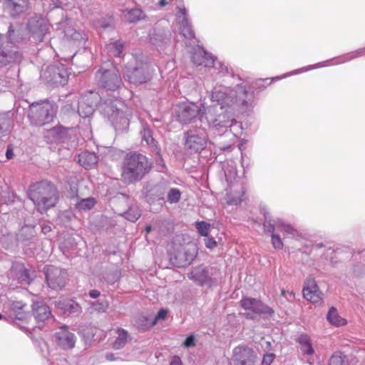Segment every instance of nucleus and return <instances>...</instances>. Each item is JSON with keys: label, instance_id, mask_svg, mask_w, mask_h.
<instances>
[{"label": "nucleus", "instance_id": "obj_1", "mask_svg": "<svg viewBox=\"0 0 365 365\" xmlns=\"http://www.w3.org/2000/svg\"><path fill=\"white\" fill-rule=\"evenodd\" d=\"M253 92H249L245 87L237 86L235 89L222 85L214 87L211 100L216 102L220 110L233 106H248L253 98Z\"/></svg>", "mask_w": 365, "mask_h": 365}, {"label": "nucleus", "instance_id": "obj_2", "mask_svg": "<svg viewBox=\"0 0 365 365\" xmlns=\"http://www.w3.org/2000/svg\"><path fill=\"white\" fill-rule=\"evenodd\" d=\"M100 109L116 130L123 131L128 128L131 110L123 101L118 98L106 99L100 104Z\"/></svg>", "mask_w": 365, "mask_h": 365}, {"label": "nucleus", "instance_id": "obj_3", "mask_svg": "<svg viewBox=\"0 0 365 365\" xmlns=\"http://www.w3.org/2000/svg\"><path fill=\"white\" fill-rule=\"evenodd\" d=\"M152 167L148 158L137 152H130L126 155L123 163L122 178L126 182H135L141 180Z\"/></svg>", "mask_w": 365, "mask_h": 365}, {"label": "nucleus", "instance_id": "obj_4", "mask_svg": "<svg viewBox=\"0 0 365 365\" xmlns=\"http://www.w3.org/2000/svg\"><path fill=\"white\" fill-rule=\"evenodd\" d=\"M29 196L37 210L43 212L56 205L57 190L51 182L41 181L31 185Z\"/></svg>", "mask_w": 365, "mask_h": 365}, {"label": "nucleus", "instance_id": "obj_5", "mask_svg": "<svg viewBox=\"0 0 365 365\" xmlns=\"http://www.w3.org/2000/svg\"><path fill=\"white\" fill-rule=\"evenodd\" d=\"M219 111L217 106H213L205 109L204 117L209 125L216 129L230 128L232 125L233 115L225 110Z\"/></svg>", "mask_w": 365, "mask_h": 365}, {"label": "nucleus", "instance_id": "obj_6", "mask_svg": "<svg viewBox=\"0 0 365 365\" xmlns=\"http://www.w3.org/2000/svg\"><path fill=\"white\" fill-rule=\"evenodd\" d=\"M96 78L100 86L107 91H115L121 88L123 81L118 70L115 67H102L96 73Z\"/></svg>", "mask_w": 365, "mask_h": 365}, {"label": "nucleus", "instance_id": "obj_7", "mask_svg": "<svg viewBox=\"0 0 365 365\" xmlns=\"http://www.w3.org/2000/svg\"><path fill=\"white\" fill-rule=\"evenodd\" d=\"M55 115L53 106L45 102L42 104H32L29 118L31 122L38 126L50 123Z\"/></svg>", "mask_w": 365, "mask_h": 365}, {"label": "nucleus", "instance_id": "obj_8", "mask_svg": "<svg viewBox=\"0 0 365 365\" xmlns=\"http://www.w3.org/2000/svg\"><path fill=\"white\" fill-rule=\"evenodd\" d=\"M185 147L194 152L202 150L206 147L207 135L204 128L190 129L185 133Z\"/></svg>", "mask_w": 365, "mask_h": 365}, {"label": "nucleus", "instance_id": "obj_9", "mask_svg": "<svg viewBox=\"0 0 365 365\" xmlns=\"http://www.w3.org/2000/svg\"><path fill=\"white\" fill-rule=\"evenodd\" d=\"M205 108H199L196 104L192 103H182L178 106L177 113L179 121L182 124L190 123L194 118L199 116L202 120Z\"/></svg>", "mask_w": 365, "mask_h": 365}, {"label": "nucleus", "instance_id": "obj_10", "mask_svg": "<svg viewBox=\"0 0 365 365\" xmlns=\"http://www.w3.org/2000/svg\"><path fill=\"white\" fill-rule=\"evenodd\" d=\"M26 28L34 40L41 41L48 31L49 24L41 15L35 14L29 19Z\"/></svg>", "mask_w": 365, "mask_h": 365}, {"label": "nucleus", "instance_id": "obj_11", "mask_svg": "<svg viewBox=\"0 0 365 365\" xmlns=\"http://www.w3.org/2000/svg\"><path fill=\"white\" fill-rule=\"evenodd\" d=\"M41 76L47 83L62 86L66 84L68 80L66 68L59 63L48 66L42 71Z\"/></svg>", "mask_w": 365, "mask_h": 365}, {"label": "nucleus", "instance_id": "obj_12", "mask_svg": "<svg viewBox=\"0 0 365 365\" xmlns=\"http://www.w3.org/2000/svg\"><path fill=\"white\" fill-rule=\"evenodd\" d=\"M100 99V95L93 91H90L88 94L82 96L78 102V113L79 115L82 118L91 115Z\"/></svg>", "mask_w": 365, "mask_h": 365}, {"label": "nucleus", "instance_id": "obj_13", "mask_svg": "<svg viewBox=\"0 0 365 365\" xmlns=\"http://www.w3.org/2000/svg\"><path fill=\"white\" fill-rule=\"evenodd\" d=\"M240 304L244 309L250 311L247 315L250 319H254L256 315L261 314H271L273 312L272 309L264 304L260 300L254 298H243L240 301Z\"/></svg>", "mask_w": 365, "mask_h": 365}, {"label": "nucleus", "instance_id": "obj_14", "mask_svg": "<svg viewBox=\"0 0 365 365\" xmlns=\"http://www.w3.org/2000/svg\"><path fill=\"white\" fill-rule=\"evenodd\" d=\"M257 355L246 346H238L233 350L232 360L235 365H255Z\"/></svg>", "mask_w": 365, "mask_h": 365}, {"label": "nucleus", "instance_id": "obj_15", "mask_svg": "<svg viewBox=\"0 0 365 365\" xmlns=\"http://www.w3.org/2000/svg\"><path fill=\"white\" fill-rule=\"evenodd\" d=\"M48 286L53 289H61L65 286V272L53 265L44 268Z\"/></svg>", "mask_w": 365, "mask_h": 365}, {"label": "nucleus", "instance_id": "obj_16", "mask_svg": "<svg viewBox=\"0 0 365 365\" xmlns=\"http://www.w3.org/2000/svg\"><path fill=\"white\" fill-rule=\"evenodd\" d=\"M147 69V66L143 64L133 68L126 67L124 77L131 83L138 84L145 83L150 78V75Z\"/></svg>", "mask_w": 365, "mask_h": 365}, {"label": "nucleus", "instance_id": "obj_17", "mask_svg": "<svg viewBox=\"0 0 365 365\" xmlns=\"http://www.w3.org/2000/svg\"><path fill=\"white\" fill-rule=\"evenodd\" d=\"M302 292L304 297L312 303L317 304L322 301L323 293L319 290L315 279L312 277L307 279Z\"/></svg>", "mask_w": 365, "mask_h": 365}, {"label": "nucleus", "instance_id": "obj_18", "mask_svg": "<svg viewBox=\"0 0 365 365\" xmlns=\"http://www.w3.org/2000/svg\"><path fill=\"white\" fill-rule=\"evenodd\" d=\"M56 343L63 349H72L75 346L76 336L73 333L68 331V327H61L54 334Z\"/></svg>", "mask_w": 365, "mask_h": 365}, {"label": "nucleus", "instance_id": "obj_19", "mask_svg": "<svg viewBox=\"0 0 365 365\" xmlns=\"http://www.w3.org/2000/svg\"><path fill=\"white\" fill-rule=\"evenodd\" d=\"M196 256V249L194 245H189L182 250L178 251L174 257V264L178 267L189 265Z\"/></svg>", "mask_w": 365, "mask_h": 365}, {"label": "nucleus", "instance_id": "obj_20", "mask_svg": "<svg viewBox=\"0 0 365 365\" xmlns=\"http://www.w3.org/2000/svg\"><path fill=\"white\" fill-rule=\"evenodd\" d=\"M29 0H9L6 9L12 17H16L24 14L29 9Z\"/></svg>", "mask_w": 365, "mask_h": 365}, {"label": "nucleus", "instance_id": "obj_21", "mask_svg": "<svg viewBox=\"0 0 365 365\" xmlns=\"http://www.w3.org/2000/svg\"><path fill=\"white\" fill-rule=\"evenodd\" d=\"M55 304L59 309H63L66 313L71 314H79L81 312V307L76 302L61 297L55 302Z\"/></svg>", "mask_w": 365, "mask_h": 365}, {"label": "nucleus", "instance_id": "obj_22", "mask_svg": "<svg viewBox=\"0 0 365 365\" xmlns=\"http://www.w3.org/2000/svg\"><path fill=\"white\" fill-rule=\"evenodd\" d=\"M141 135L143 141L145 142L151 152L158 156V160H157V162L159 163L162 162L163 160L160 155V149L158 147L157 141L153 137L151 130L148 128H144L141 131Z\"/></svg>", "mask_w": 365, "mask_h": 365}, {"label": "nucleus", "instance_id": "obj_23", "mask_svg": "<svg viewBox=\"0 0 365 365\" xmlns=\"http://www.w3.org/2000/svg\"><path fill=\"white\" fill-rule=\"evenodd\" d=\"M188 277L190 279L200 285H203L210 281L207 268L202 266L193 268V269L188 274Z\"/></svg>", "mask_w": 365, "mask_h": 365}, {"label": "nucleus", "instance_id": "obj_24", "mask_svg": "<svg viewBox=\"0 0 365 365\" xmlns=\"http://www.w3.org/2000/svg\"><path fill=\"white\" fill-rule=\"evenodd\" d=\"M18 53L3 46V36L0 34V67L5 66L16 60Z\"/></svg>", "mask_w": 365, "mask_h": 365}, {"label": "nucleus", "instance_id": "obj_25", "mask_svg": "<svg viewBox=\"0 0 365 365\" xmlns=\"http://www.w3.org/2000/svg\"><path fill=\"white\" fill-rule=\"evenodd\" d=\"M192 60L195 64L206 67L212 66L215 62L214 57L202 49L196 51L192 56Z\"/></svg>", "mask_w": 365, "mask_h": 365}, {"label": "nucleus", "instance_id": "obj_26", "mask_svg": "<svg viewBox=\"0 0 365 365\" xmlns=\"http://www.w3.org/2000/svg\"><path fill=\"white\" fill-rule=\"evenodd\" d=\"M33 315L36 320L44 322L51 316L49 307L42 302H36L32 306Z\"/></svg>", "mask_w": 365, "mask_h": 365}, {"label": "nucleus", "instance_id": "obj_27", "mask_svg": "<svg viewBox=\"0 0 365 365\" xmlns=\"http://www.w3.org/2000/svg\"><path fill=\"white\" fill-rule=\"evenodd\" d=\"M78 163L86 169L91 168L98 162V157L94 153L83 152L78 155Z\"/></svg>", "mask_w": 365, "mask_h": 365}, {"label": "nucleus", "instance_id": "obj_28", "mask_svg": "<svg viewBox=\"0 0 365 365\" xmlns=\"http://www.w3.org/2000/svg\"><path fill=\"white\" fill-rule=\"evenodd\" d=\"M66 130L62 126L53 127L48 130L45 134V138L51 143L62 140L66 135Z\"/></svg>", "mask_w": 365, "mask_h": 365}, {"label": "nucleus", "instance_id": "obj_29", "mask_svg": "<svg viewBox=\"0 0 365 365\" xmlns=\"http://www.w3.org/2000/svg\"><path fill=\"white\" fill-rule=\"evenodd\" d=\"M124 47L123 42L117 41L106 45L105 51L110 57H120Z\"/></svg>", "mask_w": 365, "mask_h": 365}, {"label": "nucleus", "instance_id": "obj_30", "mask_svg": "<svg viewBox=\"0 0 365 365\" xmlns=\"http://www.w3.org/2000/svg\"><path fill=\"white\" fill-rule=\"evenodd\" d=\"M144 18V12L139 9H133L123 11V19L129 23H133Z\"/></svg>", "mask_w": 365, "mask_h": 365}, {"label": "nucleus", "instance_id": "obj_31", "mask_svg": "<svg viewBox=\"0 0 365 365\" xmlns=\"http://www.w3.org/2000/svg\"><path fill=\"white\" fill-rule=\"evenodd\" d=\"M6 304L16 313V317L17 319L22 320L25 318L24 309L26 307L25 303L20 301L9 300Z\"/></svg>", "mask_w": 365, "mask_h": 365}, {"label": "nucleus", "instance_id": "obj_32", "mask_svg": "<svg viewBox=\"0 0 365 365\" xmlns=\"http://www.w3.org/2000/svg\"><path fill=\"white\" fill-rule=\"evenodd\" d=\"M327 319L330 324L336 327L342 326L346 324V320L339 316L337 310L334 307L330 308Z\"/></svg>", "mask_w": 365, "mask_h": 365}, {"label": "nucleus", "instance_id": "obj_33", "mask_svg": "<svg viewBox=\"0 0 365 365\" xmlns=\"http://www.w3.org/2000/svg\"><path fill=\"white\" fill-rule=\"evenodd\" d=\"M298 342L300 344V349L304 354L312 355L314 353V349L307 335H301L298 338Z\"/></svg>", "mask_w": 365, "mask_h": 365}, {"label": "nucleus", "instance_id": "obj_34", "mask_svg": "<svg viewBox=\"0 0 365 365\" xmlns=\"http://www.w3.org/2000/svg\"><path fill=\"white\" fill-rule=\"evenodd\" d=\"M128 332L123 329H119L118 330V336L113 344V349H120L123 348L128 341Z\"/></svg>", "mask_w": 365, "mask_h": 365}, {"label": "nucleus", "instance_id": "obj_35", "mask_svg": "<svg viewBox=\"0 0 365 365\" xmlns=\"http://www.w3.org/2000/svg\"><path fill=\"white\" fill-rule=\"evenodd\" d=\"M16 275L21 286H26L30 284L31 277L29 274V272L23 266L19 267Z\"/></svg>", "mask_w": 365, "mask_h": 365}, {"label": "nucleus", "instance_id": "obj_36", "mask_svg": "<svg viewBox=\"0 0 365 365\" xmlns=\"http://www.w3.org/2000/svg\"><path fill=\"white\" fill-rule=\"evenodd\" d=\"M96 200L93 197H87L84 199L77 200L75 205L79 210H91L94 207Z\"/></svg>", "mask_w": 365, "mask_h": 365}, {"label": "nucleus", "instance_id": "obj_37", "mask_svg": "<svg viewBox=\"0 0 365 365\" xmlns=\"http://www.w3.org/2000/svg\"><path fill=\"white\" fill-rule=\"evenodd\" d=\"M329 365H348V359L342 353L336 352L330 358Z\"/></svg>", "mask_w": 365, "mask_h": 365}, {"label": "nucleus", "instance_id": "obj_38", "mask_svg": "<svg viewBox=\"0 0 365 365\" xmlns=\"http://www.w3.org/2000/svg\"><path fill=\"white\" fill-rule=\"evenodd\" d=\"M180 29L181 33L185 38H192L194 37V33L189 23L188 19H182Z\"/></svg>", "mask_w": 365, "mask_h": 365}, {"label": "nucleus", "instance_id": "obj_39", "mask_svg": "<svg viewBox=\"0 0 365 365\" xmlns=\"http://www.w3.org/2000/svg\"><path fill=\"white\" fill-rule=\"evenodd\" d=\"M244 194L243 190H240L236 195L232 192L227 193L226 197V202L229 205H237L242 202V197Z\"/></svg>", "mask_w": 365, "mask_h": 365}, {"label": "nucleus", "instance_id": "obj_40", "mask_svg": "<svg viewBox=\"0 0 365 365\" xmlns=\"http://www.w3.org/2000/svg\"><path fill=\"white\" fill-rule=\"evenodd\" d=\"M125 218L130 222H135L140 216L139 210L137 207H130L124 214Z\"/></svg>", "mask_w": 365, "mask_h": 365}, {"label": "nucleus", "instance_id": "obj_41", "mask_svg": "<svg viewBox=\"0 0 365 365\" xmlns=\"http://www.w3.org/2000/svg\"><path fill=\"white\" fill-rule=\"evenodd\" d=\"M276 226L277 230L287 234L294 235V233L296 232V230L290 225L285 224L282 220H277Z\"/></svg>", "mask_w": 365, "mask_h": 365}, {"label": "nucleus", "instance_id": "obj_42", "mask_svg": "<svg viewBox=\"0 0 365 365\" xmlns=\"http://www.w3.org/2000/svg\"><path fill=\"white\" fill-rule=\"evenodd\" d=\"M181 196V192L178 188H172L167 195L168 201L170 203L178 202Z\"/></svg>", "mask_w": 365, "mask_h": 365}, {"label": "nucleus", "instance_id": "obj_43", "mask_svg": "<svg viewBox=\"0 0 365 365\" xmlns=\"http://www.w3.org/2000/svg\"><path fill=\"white\" fill-rule=\"evenodd\" d=\"M210 228V225L206 222L201 221L196 222V229L202 236L207 237Z\"/></svg>", "mask_w": 365, "mask_h": 365}, {"label": "nucleus", "instance_id": "obj_44", "mask_svg": "<svg viewBox=\"0 0 365 365\" xmlns=\"http://www.w3.org/2000/svg\"><path fill=\"white\" fill-rule=\"evenodd\" d=\"M64 33V36L67 39L78 41L81 38V34L71 28L65 30Z\"/></svg>", "mask_w": 365, "mask_h": 365}, {"label": "nucleus", "instance_id": "obj_45", "mask_svg": "<svg viewBox=\"0 0 365 365\" xmlns=\"http://www.w3.org/2000/svg\"><path fill=\"white\" fill-rule=\"evenodd\" d=\"M264 217H265V221L264 222V230L267 232L274 234V230L275 228H277V226H276L277 220L274 221V223H272L266 214H264Z\"/></svg>", "mask_w": 365, "mask_h": 365}, {"label": "nucleus", "instance_id": "obj_46", "mask_svg": "<svg viewBox=\"0 0 365 365\" xmlns=\"http://www.w3.org/2000/svg\"><path fill=\"white\" fill-rule=\"evenodd\" d=\"M91 305L98 312H105L108 306L107 302L98 301L92 302Z\"/></svg>", "mask_w": 365, "mask_h": 365}, {"label": "nucleus", "instance_id": "obj_47", "mask_svg": "<svg viewBox=\"0 0 365 365\" xmlns=\"http://www.w3.org/2000/svg\"><path fill=\"white\" fill-rule=\"evenodd\" d=\"M0 123L4 128L9 130L11 125V118L9 114H0Z\"/></svg>", "mask_w": 365, "mask_h": 365}, {"label": "nucleus", "instance_id": "obj_48", "mask_svg": "<svg viewBox=\"0 0 365 365\" xmlns=\"http://www.w3.org/2000/svg\"><path fill=\"white\" fill-rule=\"evenodd\" d=\"M272 242L274 248L280 249L282 247L283 244L280 237L278 235L272 234Z\"/></svg>", "mask_w": 365, "mask_h": 365}, {"label": "nucleus", "instance_id": "obj_49", "mask_svg": "<svg viewBox=\"0 0 365 365\" xmlns=\"http://www.w3.org/2000/svg\"><path fill=\"white\" fill-rule=\"evenodd\" d=\"M274 358L275 355L272 353L265 354L262 361V365H270Z\"/></svg>", "mask_w": 365, "mask_h": 365}, {"label": "nucleus", "instance_id": "obj_50", "mask_svg": "<svg viewBox=\"0 0 365 365\" xmlns=\"http://www.w3.org/2000/svg\"><path fill=\"white\" fill-rule=\"evenodd\" d=\"M8 37L11 42L18 41L19 38L16 36V31L14 29L13 26L10 25L8 30Z\"/></svg>", "mask_w": 365, "mask_h": 365}, {"label": "nucleus", "instance_id": "obj_51", "mask_svg": "<svg viewBox=\"0 0 365 365\" xmlns=\"http://www.w3.org/2000/svg\"><path fill=\"white\" fill-rule=\"evenodd\" d=\"M205 245L208 248L212 249L215 247L217 245L216 241L212 237H207V239L205 240Z\"/></svg>", "mask_w": 365, "mask_h": 365}, {"label": "nucleus", "instance_id": "obj_52", "mask_svg": "<svg viewBox=\"0 0 365 365\" xmlns=\"http://www.w3.org/2000/svg\"><path fill=\"white\" fill-rule=\"evenodd\" d=\"M166 315H167V311L166 310H165V309L159 310L158 314H157V315L155 317V320L153 322V324H154L156 322V321H158L159 319H165Z\"/></svg>", "mask_w": 365, "mask_h": 365}, {"label": "nucleus", "instance_id": "obj_53", "mask_svg": "<svg viewBox=\"0 0 365 365\" xmlns=\"http://www.w3.org/2000/svg\"><path fill=\"white\" fill-rule=\"evenodd\" d=\"M184 345L186 347L194 346H195V338H194V336H190L187 337V339L184 341Z\"/></svg>", "mask_w": 365, "mask_h": 365}, {"label": "nucleus", "instance_id": "obj_54", "mask_svg": "<svg viewBox=\"0 0 365 365\" xmlns=\"http://www.w3.org/2000/svg\"><path fill=\"white\" fill-rule=\"evenodd\" d=\"M281 295L282 297H286L288 300H290L291 298L294 297V294L291 292L286 291L285 289H282Z\"/></svg>", "mask_w": 365, "mask_h": 365}, {"label": "nucleus", "instance_id": "obj_55", "mask_svg": "<svg viewBox=\"0 0 365 365\" xmlns=\"http://www.w3.org/2000/svg\"><path fill=\"white\" fill-rule=\"evenodd\" d=\"M13 149L11 145H9L6 152V157L7 159H12L14 157Z\"/></svg>", "mask_w": 365, "mask_h": 365}, {"label": "nucleus", "instance_id": "obj_56", "mask_svg": "<svg viewBox=\"0 0 365 365\" xmlns=\"http://www.w3.org/2000/svg\"><path fill=\"white\" fill-rule=\"evenodd\" d=\"M178 13L182 16V19H187V10L185 7H178Z\"/></svg>", "mask_w": 365, "mask_h": 365}, {"label": "nucleus", "instance_id": "obj_57", "mask_svg": "<svg viewBox=\"0 0 365 365\" xmlns=\"http://www.w3.org/2000/svg\"><path fill=\"white\" fill-rule=\"evenodd\" d=\"M100 294V292L97 289H92L89 292V296L93 299L98 298Z\"/></svg>", "mask_w": 365, "mask_h": 365}, {"label": "nucleus", "instance_id": "obj_58", "mask_svg": "<svg viewBox=\"0 0 365 365\" xmlns=\"http://www.w3.org/2000/svg\"><path fill=\"white\" fill-rule=\"evenodd\" d=\"M170 365H182L181 360L178 356H174L170 364Z\"/></svg>", "mask_w": 365, "mask_h": 365}, {"label": "nucleus", "instance_id": "obj_59", "mask_svg": "<svg viewBox=\"0 0 365 365\" xmlns=\"http://www.w3.org/2000/svg\"><path fill=\"white\" fill-rule=\"evenodd\" d=\"M356 54H353L351 56V58H355L356 56H361L363 55L364 53H365V48H361V49H359L358 51H356L355 52Z\"/></svg>", "mask_w": 365, "mask_h": 365}, {"label": "nucleus", "instance_id": "obj_60", "mask_svg": "<svg viewBox=\"0 0 365 365\" xmlns=\"http://www.w3.org/2000/svg\"><path fill=\"white\" fill-rule=\"evenodd\" d=\"M106 359L108 361H114L115 359V357L113 353H107L106 354Z\"/></svg>", "mask_w": 365, "mask_h": 365}, {"label": "nucleus", "instance_id": "obj_61", "mask_svg": "<svg viewBox=\"0 0 365 365\" xmlns=\"http://www.w3.org/2000/svg\"><path fill=\"white\" fill-rule=\"evenodd\" d=\"M171 0H159L158 1V4L161 6H164L167 4H168V3Z\"/></svg>", "mask_w": 365, "mask_h": 365}, {"label": "nucleus", "instance_id": "obj_62", "mask_svg": "<svg viewBox=\"0 0 365 365\" xmlns=\"http://www.w3.org/2000/svg\"><path fill=\"white\" fill-rule=\"evenodd\" d=\"M9 130L4 128L2 124L0 123V134H4L7 133Z\"/></svg>", "mask_w": 365, "mask_h": 365}, {"label": "nucleus", "instance_id": "obj_63", "mask_svg": "<svg viewBox=\"0 0 365 365\" xmlns=\"http://www.w3.org/2000/svg\"><path fill=\"white\" fill-rule=\"evenodd\" d=\"M42 231L46 234V233H47L48 232H50V231H51V228H50V227H48V226L43 227H42Z\"/></svg>", "mask_w": 365, "mask_h": 365}, {"label": "nucleus", "instance_id": "obj_64", "mask_svg": "<svg viewBox=\"0 0 365 365\" xmlns=\"http://www.w3.org/2000/svg\"><path fill=\"white\" fill-rule=\"evenodd\" d=\"M101 26L104 28V29H106V28L111 26V24L110 23H106H106H102L101 24Z\"/></svg>", "mask_w": 365, "mask_h": 365}]
</instances>
